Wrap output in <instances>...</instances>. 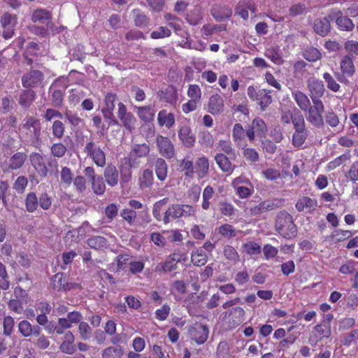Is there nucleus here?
Listing matches in <instances>:
<instances>
[{
    "label": "nucleus",
    "mask_w": 358,
    "mask_h": 358,
    "mask_svg": "<svg viewBox=\"0 0 358 358\" xmlns=\"http://www.w3.org/2000/svg\"><path fill=\"white\" fill-rule=\"evenodd\" d=\"M87 245L96 250H99L106 247L107 241L101 236H94L87 240Z\"/></svg>",
    "instance_id": "47"
},
{
    "label": "nucleus",
    "mask_w": 358,
    "mask_h": 358,
    "mask_svg": "<svg viewBox=\"0 0 358 358\" xmlns=\"http://www.w3.org/2000/svg\"><path fill=\"white\" fill-rule=\"evenodd\" d=\"M292 96L300 109L303 111H307L310 106V101L307 95L299 90H294L292 92Z\"/></svg>",
    "instance_id": "24"
},
{
    "label": "nucleus",
    "mask_w": 358,
    "mask_h": 358,
    "mask_svg": "<svg viewBox=\"0 0 358 358\" xmlns=\"http://www.w3.org/2000/svg\"><path fill=\"white\" fill-rule=\"evenodd\" d=\"M324 110V106L320 99H314L313 106L308 108L306 119L313 126L321 128L324 126V118L322 114Z\"/></svg>",
    "instance_id": "2"
},
{
    "label": "nucleus",
    "mask_w": 358,
    "mask_h": 358,
    "mask_svg": "<svg viewBox=\"0 0 358 358\" xmlns=\"http://www.w3.org/2000/svg\"><path fill=\"white\" fill-rule=\"evenodd\" d=\"M224 100L218 94L210 97L208 103V111L213 115H219L224 111Z\"/></svg>",
    "instance_id": "16"
},
{
    "label": "nucleus",
    "mask_w": 358,
    "mask_h": 358,
    "mask_svg": "<svg viewBox=\"0 0 358 358\" xmlns=\"http://www.w3.org/2000/svg\"><path fill=\"white\" fill-rule=\"evenodd\" d=\"M264 55L276 65L280 66L284 63L282 52L277 45L266 48Z\"/></svg>",
    "instance_id": "20"
},
{
    "label": "nucleus",
    "mask_w": 358,
    "mask_h": 358,
    "mask_svg": "<svg viewBox=\"0 0 358 358\" xmlns=\"http://www.w3.org/2000/svg\"><path fill=\"white\" fill-rule=\"evenodd\" d=\"M326 123L334 129L336 131H341L343 129V125L341 123L340 119L337 114L334 111H328L326 113L325 116Z\"/></svg>",
    "instance_id": "29"
},
{
    "label": "nucleus",
    "mask_w": 358,
    "mask_h": 358,
    "mask_svg": "<svg viewBox=\"0 0 358 358\" xmlns=\"http://www.w3.org/2000/svg\"><path fill=\"white\" fill-rule=\"evenodd\" d=\"M192 262L197 266L204 265L207 262V255L202 249H197L191 255Z\"/></svg>",
    "instance_id": "36"
},
{
    "label": "nucleus",
    "mask_w": 358,
    "mask_h": 358,
    "mask_svg": "<svg viewBox=\"0 0 358 358\" xmlns=\"http://www.w3.org/2000/svg\"><path fill=\"white\" fill-rule=\"evenodd\" d=\"M178 138L182 145L187 148H192L196 141L194 134L188 125L181 126L178 131Z\"/></svg>",
    "instance_id": "12"
},
{
    "label": "nucleus",
    "mask_w": 358,
    "mask_h": 358,
    "mask_svg": "<svg viewBox=\"0 0 358 358\" xmlns=\"http://www.w3.org/2000/svg\"><path fill=\"white\" fill-rule=\"evenodd\" d=\"M214 194V189L210 186H206L202 194V208L204 210H208L210 207V200L213 198V196Z\"/></svg>",
    "instance_id": "45"
},
{
    "label": "nucleus",
    "mask_w": 358,
    "mask_h": 358,
    "mask_svg": "<svg viewBox=\"0 0 358 358\" xmlns=\"http://www.w3.org/2000/svg\"><path fill=\"white\" fill-rule=\"evenodd\" d=\"M340 67L343 74L348 77L352 76L355 72V68L352 59L349 55H345L343 57L341 61Z\"/></svg>",
    "instance_id": "28"
},
{
    "label": "nucleus",
    "mask_w": 358,
    "mask_h": 358,
    "mask_svg": "<svg viewBox=\"0 0 358 358\" xmlns=\"http://www.w3.org/2000/svg\"><path fill=\"white\" fill-rule=\"evenodd\" d=\"M275 229L280 236L285 238H293L297 233L296 226L294 223L292 216L285 211H281L278 214Z\"/></svg>",
    "instance_id": "1"
},
{
    "label": "nucleus",
    "mask_w": 358,
    "mask_h": 358,
    "mask_svg": "<svg viewBox=\"0 0 358 358\" xmlns=\"http://www.w3.org/2000/svg\"><path fill=\"white\" fill-rule=\"evenodd\" d=\"M136 113L138 117L145 122H149L153 120L155 113L151 106H136Z\"/></svg>",
    "instance_id": "30"
},
{
    "label": "nucleus",
    "mask_w": 358,
    "mask_h": 358,
    "mask_svg": "<svg viewBox=\"0 0 358 358\" xmlns=\"http://www.w3.org/2000/svg\"><path fill=\"white\" fill-rule=\"evenodd\" d=\"M346 180L352 182L358 181V160L354 162L345 173Z\"/></svg>",
    "instance_id": "48"
},
{
    "label": "nucleus",
    "mask_w": 358,
    "mask_h": 358,
    "mask_svg": "<svg viewBox=\"0 0 358 358\" xmlns=\"http://www.w3.org/2000/svg\"><path fill=\"white\" fill-rule=\"evenodd\" d=\"M243 248L246 253L250 255H258L261 252L260 245L258 243L253 241L245 243L243 245Z\"/></svg>",
    "instance_id": "62"
},
{
    "label": "nucleus",
    "mask_w": 358,
    "mask_h": 358,
    "mask_svg": "<svg viewBox=\"0 0 358 358\" xmlns=\"http://www.w3.org/2000/svg\"><path fill=\"white\" fill-rule=\"evenodd\" d=\"M307 138L306 130L295 131L292 136V144L295 147H301Z\"/></svg>",
    "instance_id": "50"
},
{
    "label": "nucleus",
    "mask_w": 358,
    "mask_h": 358,
    "mask_svg": "<svg viewBox=\"0 0 358 358\" xmlns=\"http://www.w3.org/2000/svg\"><path fill=\"white\" fill-rule=\"evenodd\" d=\"M41 129L40 121L34 117H29L22 126L26 134L36 140H38L41 136Z\"/></svg>",
    "instance_id": "10"
},
{
    "label": "nucleus",
    "mask_w": 358,
    "mask_h": 358,
    "mask_svg": "<svg viewBox=\"0 0 358 358\" xmlns=\"http://www.w3.org/2000/svg\"><path fill=\"white\" fill-rule=\"evenodd\" d=\"M330 21L329 16L316 20L313 25L315 31L320 36H326L330 31Z\"/></svg>",
    "instance_id": "22"
},
{
    "label": "nucleus",
    "mask_w": 358,
    "mask_h": 358,
    "mask_svg": "<svg viewBox=\"0 0 358 358\" xmlns=\"http://www.w3.org/2000/svg\"><path fill=\"white\" fill-rule=\"evenodd\" d=\"M329 17L331 21L336 20V24L341 30L350 31L355 27L352 21L347 16L343 15V13L339 10H332L329 15Z\"/></svg>",
    "instance_id": "8"
},
{
    "label": "nucleus",
    "mask_w": 358,
    "mask_h": 358,
    "mask_svg": "<svg viewBox=\"0 0 358 358\" xmlns=\"http://www.w3.org/2000/svg\"><path fill=\"white\" fill-rule=\"evenodd\" d=\"M30 161L35 170L41 176H46L48 169L43 157L38 153H32L30 155Z\"/></svg>",
    "instance_id": "19"
},
{
    "label": "nucleus",
    "mask_w": 358,
    "mask_h": 358,
    "mask_svg": "<svg viewBox=\"0 0 358 358\" xmlns=\"http://www.w3.org/2000/svg\"><path fill=\"white\" fill-rule=\"evenodd\" d=\"M228 315L229 323L233 326H237L243 322L245 320V310L243 308L237 306L229 310L227 313Z\"/></svg>",
    "instance_id": "18"
},
{
    "label": "nucleus",
    "mask_w": 358,
    "mask_h": 358,
    "mask_svg": "<svg viewBox=\"0 0 358 358\" xmlns=\"http://www.w3.org/2000/svg\"><path fill=\"white\" fill-rule=\"evenodd\" d=\"M224 255L229 261L236 263L239 261L237 251L231 245H226L224 248Z\"/></svg>",
    "instance_id": "56"
},
{
    "label": "nucleus",
    "mask_w": 358,
    "mask_h": 358,
    "mask_svg": "<svg viewBox=\"0 0 358 358\" xmlns=\"http://www.w3.org/2000/svg\"><path fill=\"white\" fill-rule=\"evenodd\" d=\"M322 78L326 82L328 89L334 92H337L340 90V85L335 80V79L329 73H324L322 76Z\"/></svg>",
    "instance_id": "49"
},
{
    "label": "nucleus",
    "mask_w": 358,
    "mask_h": 358,
    "mask_svg": "<svg viewBox=\"0 0 358 358\" xmlns=\"http://www.w3.org/2000/svg\"><path fill=\"white\" fill-rule=\"evenodd\" d=\"M274 203L270 201H264L259 205L250 209V214L252 215H258L266 210L273 209Z\"/></svg>",
    "instance_id": "46"
},
{
    "label": "nucleus",
    "mask_w": 358,
    "mask_h": 358,
    "mask_svg": "<svg viewBox=\"0 0 358 358\" xmlns=\"http://www.w3.org/2000/svg\"><path fill=\"white\" fill-rule=\"evenodd\" d=\"M15 325L14 319L11 316H6L3 319V334L6 336H10L13 331Z\"/></svg>",
    "instance_id": "59"
},
{
    "label": "nucleus",
    "mask_w": 358,
    "mask_h": 358,
    "mask_svg": "<svg viewBox=\"0 0 358 358\" xmlns=\"http://www.w3.org/2000/svg\"><path fill=\"white\" fill-rule=\"evenodd\" d=\"M104 177L108 185L114 187L117 185L119 173L115 166L109 165L104 171Z\"/></svg>",
    "instance_id": "26"
},
{
    "label": "nucleus",
    "mask_w": 358,
    "mask_h": 358,
    "mask_svg": "<svg viewBox=\"0 0 358 358\" xmlns=\"http://www.w3.org/2000/svg\"><path fill=\"white\" fill-rule=\"evenodd\" d=\"M153 181L152 171L148 169L143 170L138 179L140 187L141 189L149 188L153 184Z\"/></svg>",
    "instance_id": "32"
},
{
    "label": "nucleus",
    "mask_w": 358,
    "mask_h": 358,
    "mask_svg": "<svg viewBox=\"0 0 358 358\" xmlns=\"http://www.w3.org/2000/svg\"><path fill=\"white\" fill-rule=\"evenodd\" d=\"M35 99V92L33 90H27L23 91L20 96V103L24 107L29 106Z\"/></svg>",
    "instance_id": "41"
},
{
    "label": "nucleus",
    "mask_w": 358,
    "mask_h": 358,
    "mask_svg": "<svg viewBox=\"0 0 358 358\" xmlns=\"http://www.w3.org/2000/svg\"><path fill=\"white\" fill-rule=\"evenodd\" d=\"M189 334L192 340L197 344L204 343L208 336V329L206 325L195 324L189 330Z\"/></svg>",
    "instance_id": "9"
},
{
    "label": "nucleus",
    "mask_w": 358,
    "mask_h": 358,
    "mask_svg": "<svg viewBox=\"0 0 358 358\" xmlns=\"http://www.w3.org/2000/svg\"><path fill=\"white\" fill-rule=\"evenodd\" d=\"M85 152L99 167H103L106 164V154L96 143L87 142L84 148Z\"/></svg>",
    "instance_id": "3"
},
{
    "label": "nucleus",
    "mask_w": 358,
    "mask_h": 358,
    "mask_svg": "<svg viewBox=\"0 0 358 358\" xmlns=\"http://www.w3.org/2000/svg\"><path fill=\"white\" fill-rule=\"evenodd\" d=\"M317 207V201L306 196L300 197L295 205V208L299 212H303L305 213H313Z\"/></svg>",
    "instance_id": "11"
},
{
    "label": "nucleus",
    "mask_w": 358,
    "mask_h": 358,
    "mask_svg": "<svg viewBox=\"0 0 358 358\" xmlns=\"http://www.w3.org/2000/svg\"><path fill=\"white\" fill-rule=\"evenodd\" d=\"M219 233L226 238H232L236 236V231L234 227L229 224H222L219 227Z\"/></svg>",
    "instance_id": "57"
},
{
    "label": "nucleus",
    "mask_w": 358,
    "mask_h": 358,
    "mask_svg": "<svg viewBox=\"0 0 358 358\" xmlns=\"http://www.w3.org/2000/svg\"><path fill=\"white\" fill-rule=\"evenodd\" d=\"M209 160L205 156H201L197 158L194 165V173L196 175L199 180L204 178L209 172Z\"/></svg>",
    "instance_id": "15"
},
{
    "label": "nucleus",
    "mask_w": 358,
    "mask_h": 358,
    "mask_svg": "<svg viewBox=\"0 0 358 358\" xmlns=\"http://www.w3.org/2000/svg\"><path fill=\"white\" fill-rule=\"evenodd\" d=\"M245 134L246 131H245L243 126L241 124L236 123L234 124L232 131V138L234 141L236 143L237 146L240 145V141L244 138Z\"/></svg>",
    "instance_id": "43"
},
{
    "label": "nucleus",
    "mask_w": 358,
    "mask_h": 358,
    "mask_svg": "<svg viewBox=\"0 0 358 358\" xmlns=\"http://www.w3.org/2000/svg\"><path fill=\"white\" fill-rule=\"evenodd\" d=\"M93 192L97 195H102L106 190V185L101 176H98L91 180Z\"/></svg>",
    "instance_id": "44"
},
{
    "label": "nucleus",
    "mask_w": 358,
    "mask_h": 358,
    "mask_svg": "<svg viewBox=\"0 0 358 358\" xmlns=\"http://www.w3.org/2000/svg\"><path fill=\"white\" fill-rule=\"evenodd\" d=\"M270 91L264 89L260 90V94L256 101L260 106L262 110H265L266 108L272 102V97L269 94Z\"/></svg>",
    "instance_id": "34"
},
{
    "label": "nucleus",
    "mask_w": 358,
    "mask_h": 358,
    "mask_svg": "<svg viewBox=\"0 0 358 358\" xmlns=\"http://www.w3.org/2000/svg\"><path fill=\"white\" fill-rule=\"evenodd\" d=\"M61 182L65 187H69L73 181V173L68 167H63L60 171Z\"/></svg>",
    "instance_id": "52"
},
{
    "label": "nucleus",
    "mask_w": 358,
    "mask_h": 358,
    "mask_svg": "<svg viewBox=\"0 0 358 358\" xmlns=\"http://www.w3.org/2000/svg\"><path fill=\"white\" fill-rule=\"evenodd\" d=\"M31 19L34 23L38 22L48 25L52 19V14L45 9H36L33 12Z\"/></svg>",
    "instance_id": "23"
},
{
    "label": "nucleus",
    "mask_w": 358,
    "mask_h": 358,
    "mask_svg": "<svg viewBox=\"0 0 358 358\" xmlns=\"http://www.w3.org/2000/svg\"><path fill=\"white\" fill-rule=\"evenodd\" d=\"M203 18V13L199 8H195L187 14L186 20L189 24L196 25Z\"/></svg>",
    "instance_id": "37"
},
{
    "label": "nucleus",
    "mask_w": 358,
    "mask_h": 358,
    "mask_svg": "<svg viewBox=\"0 0 358 358\" xmlns=\"http://www.w3.org/2000/svg\"><path fill=\"white\" fill-rule=\"evenodd\" d=\"M266 131L267 127L264 120L256 117L246 130V136L250 141H253L256 136L262 138L265 136Z\"/></svg>",
    "instance_id": "6"
},
{
    "label": "nucleus",
    "mask_w": 358,
    "mask_h": 358,
    "mask_svg": "<svg viewBox=\"0 0 358 358\" xmlns=\"http://www.w3.org/2000/svg\"><path fill=\"white\" fill-rule=\"evenodd\" d=\"M157 121L159 126H165L167 129H170L175 123V117L173 113L162 110L158 113Z\"/></svg>",
    "instance_id": "25"
},
{
    "label": "nucleus",
    "mask_w": 358,
    "mask_h": 358,
    "mask_svg": "<svg viewBox=\"0 0 358 358\" xmlns=\"http://www.w3.org/2000/svg\"><path fill=\"white\" fill-rule=\"evenodd\" d=\"M229 352V348L228 343L226 341H221L219 343L217 352H216V357L217 358H227Z\"/></svg>",
    "instance_id": "64"
},
{
    "label": "nucleus",
    "mask_w": 358,
    "mask_h": 358,
    "mask_svg": "<svg viewBox=\"0 0 358 358\" xmlns=\"http://www.w3.org/2000/svg\"><path fill=\"white\" fill-rule=\"evenodd\" d=\"M308 87L312 101L314 99H320L324 95L325 88L322 81L315 78H310L308 80Z\"/></svg>",
    "instance_id": "14"
},
{
    "label": "nucleus",
    "mask_w": 358,
    "mask_h": 358,
    "mask_svg": "<svg viewBox=\"0 0 358 358\" xmlns=\"http://www.w3.org/2000/svg\"><path fill=\"white\" fill-rule=\"evenodd\" d=\"M168 198H164L163 199L155 202L153 205L152 215L157 221H163L164 216H162L161 211L163 206L168 203Z\"/></svg>",
    "instance_id": "42"
},
{
    "label": "nucleus",
    "mask_w": 358,
    "mask_h": 358,
    "mask_svg": "<svg viewBox=\"0 0 358 358\" xmlns=\"http://www.w3.org/2000/svg\"><path fill=\"white\" fill-rule=\"evenodd\" d=\"M231 14L232 11L228 6L215 8L212 10V15L217 20L228 18Z\"/></svg>",
    "instance_id": "38"
},
{
    "label": "nucleus",
    "mask_w": 358,
    "mask_h": 358,
    "mask_svg": "<svg viewBox=\"0 0 358 358\" xmlns=\"http://www.w3.org/2000/svg\"><path fill=\"white\" fill-rule=\"evenodd\" d=\"M303 57L306 60L313 62L320 59L322 54L318 49L313 47H308L304 50Z\"/></svg>",
    "instance_id": "40"
},
{
    "label": "nucleus",
    "mask_w": 358,
    "mask_h": 358,
    "mask_svg": "<svg viewBox=\"0 0 358 358\" xmlns=\"http://www.w3.org/2000/svg\"><path fill=\"white\" fill-rule=\"evenodd\" d=\"M73 187L78 193H83L87 188L85 178L82 176H76L73 180Z\"/></svg>",
    "instance_id": "63"
},
{
    "label": "nucleus",
    "mask_w": 358,
    "mask_h": 358,
    "mask_svg": "<svg viewBox=\"0 0 358 358\" xmlns=\"http://www.w3.org/2000/svg\"><path fill=\"white\" fill-rule=\"evenodd\" d=\"M156 143L161 155L166 159H172L175 157L174 145L169 138L157 135Z\"/></svg>",
    "instance_id": "7"
},
{
    "label": "nucleus",
    "mask_w": 358,
    "mask_h": 358,
    "mask_svg": "<svg viewBox=\"0 0 358 358\" xmlns=\"http://www.w3.org/2000/svg\"><path fill=\"white\" fill-rule=\"evenodd\" d=\"M25 205L27 210L30 213H33L37 208L38 201L35 193L31 192L27 194Z\"/></svg>",
    "instance_id": "51"
},
{
    "label": "nucleus",
    "mask_w": 358,
    "mask_h": 358,
    "mask_svg": "<svg viewBox=\"0 0 358 358\" xmlns=\"http://www.w3.org/2000/svg\"><path fill=\"white\" fill-rule=\"evenodd\" d=\"M187 96L190 99L200 102L201 90L197 85H190L187 90Z\"/></svg>",
    "instance_id": "54"
},
{
    "label": "nucleus",
    "mask_w": 358,
    "mask_h": 358,
    "mask_svg": "<svg viewBox=\"0 0 358 358\" xmlns=\"http://www.w3.org/2000/svg\"><path fill=\"white\" fill-rule=\"evenodd\" d=\"M27 159V155L23 152H18L13 155L6 162L8 170H17L20 169Z\"/></svg>",
    "instance_id": "17"
},
{
    "label": "nucleus",
    "mask_w": 358,
    "mask_h": 358,
    "mask_svg": "<svg viewBox=\"0 0 358 358\" xmlns=\"http://www.w3.org/2000/svg\"><path fill=\"white\" fill-rule=\"evenodd\" d=\"M247 185L248 186L240 185L234 187L236 194L238 195L240 198L245 199L252 194L253 192V187L250 183Z\"/></svg>",
    "instance_id": "55"
},
{
    "label": "nucleus",
    "mask_w": 358,
    "mask_h": 358,
    "mask_svg": "<svg viewBox=\"0 0 358 358\" xmlns=\"http://www.w3.org/2000/svg\"><path fill=\"white\" fill-rule=\"evenodd\" d=\"M331 334L330 324L322 322L314 327L313 330L310 332L308 342L310 345L315 347L317 343L324 338H329Z\"/></svg>",
    "instance_id": "4"
},
{
    "label": "nucleus",
    "mask_w": 358,
    "mask_h": 358,
    "mask_svg": "<svg viewBox=\"0 0 358 358\" xmlns=\"http://www.w3.org/2000/svg\"><path fill=\"white\" fill-rule=\"evenodd\" d=\"M156 176L160 181H164L167 177L168 166L165 160L158 157L155 164Z\"/></svg>",
    "instance_id": "27"
},
{
    "label": "nucleus",
    "mask_w": 358,
    "mask_h": 358,
    "mask_svg": "<svg viewBox=\"0 0 358 358\" xmlns=\"http://www.w3.org/2000/svg\"><path fill=\"white\" fill-rule=\"evenodd\" d=\"M180 204H173L169 206L164 213L163 222L166 224H169L171 220L180 218Z\"/></svg>",
    "instance_id": "31"
},
{
    "label": "nucleus",
    "mask_w": 358,
    "mask_h": 358,
    "mask_svg": "<svg viewBox=\"0 0 358 358\" xmlns=\"http://www.w3.org/2000/svg\"><path fill=\"white\" fill-rule=\"evenodd\" d=\"M120 120L122 122L123 126L130 131L135 129L136 119L132 113H129L122 117Z\"/></svg>",
    "instance_id": "60"
},
{
    "label": "nucleus",
    "mask_w": 358,
    "mask_h": 358,
    "mask_svg": "<svg viewBox=\"0 0 358 358\" xmlns=\"http://www.w3.org/2000/svg\"><path fill=\"white\" fill-rule=\"evenodd\" d=\"M215 160L218 165L219 168L223 171L227 173L232 172L231 163L229 158L224 154L218 153L215 156Z\"/></svg>",
    "instance_id": "33"
},
{
    "label": "nucleus",
    "mask_w": 358,
    "mask_h": 358,
    "mask_svg": "<svg viewBox=\"0 0 358 358\" xmlns=\"http://www.w3.org/2000/svg\"><path fill=\"white\" fill-rule=\"evenodd\" d=\"M180 167L182 171H184V175L186 177L192 178L194 174V166L193 161L188 157L182 159Z\"/></svg>",
    "instance_id": "35"
},
{
    "label": "nucleus",
    "mask_w": 358,
    "mask_h": 358,
    "mask_svg": "<svg viewBox=\"0 0 358 358\" xmlns=\"http://www.w3.org/2000/svg\"><path fill=\"white\" fill-rule=\"evenodd\" d=\"M150 152V146L146 143L135 144L129 154L131 161L136 160L137 158L146 157Z\"/></svg>",
    "instance_id": "21"
},
{
    "label": "nucleus",
    "mask_w": 358,
    "mask_h": 358,
    "mask_svg": "<svg viewBox=\"0 0 358 358\" xmlns=\"http://www.w3.org/2000/svg\"><path fill=\"white\" fill-rule=\"evenodd\" d=\"M43 80V75L41 71H31L22 77V83L24 87H34L41 84Z\"/></svg>",
    "instance_id": "13"
},
{
    "label": "nucleus",
    "mask_w": 358,
    "mask_h": 358,
    "mask_svg": "<svg viewBox=\"0 0 358 358\" xmlns=\"http://www.w3.org/2000/svg\"><path fill=\"white\" fill-rule=\"evenodd\" d=\"M17 22V17L15 15L6 12L1 15L0 23L3 28L2 36L5 39L11 38L13 36Z\"/></svg>",
    "instance_id": "5"
},
{
    "label": "nucleus",
    "mask_w": 358,
    "mask_h": 358,
    "mask_svg": "<svg viewBox=\"0 0 358 358\" xmlns=\"http://www.w3.org/2000/svg\"><path fill=\"white\" fill-rule=\"evenodd\" d=\"M123 350L121 346L108 347L102 353L103 358H121Z\"/></svg>",
    "instance_id": "39"
},
{
    "label": "nucleus",
    "mask_w": 358,
    "mask_h": 358,
    "mask_svg": "<svg viewBox=\"0 0 358 358\" xmlns=\"http://www.w3.org/2000/svg\"><path fill=\"white\" fill-rule=\"evenodd\" d=\"M18 331L24 337H29L32 335L31 323L27 320H22L18 324Z\"/></svg>",
    "instance_id": "58"
},
{
    "label": "nucleus",
    "mask_w": 358,
    "mask_h": 358,
    "mask_svg": "<svg viewBox=\"0 0 358 358\" xmlns=\"http://www.w3.org/2000/svg\"><path fill=\"white\" fill-rule=\"evenodd\" d=\"M28 184V180L25 176H19L13 184V189L19 194H22Z\"/></svg>",
    "instance_id": "61"
},
{
    "label": "nucleus",
    "mask_w": 358,
    "mask_h": 358,
    "mask_svg": "<svg viewBox=\"0 0 358 358\" xmlns=\"http://www.w3.org/2000/svg\"><path fill=\"white\" fill-rule=\"evenodd\" d=\"M78 332L81 339L88 340L92 335V329L87 322H81L78 326Z\"/></svg>",
    "instance_id": "53"
}]
</instances>
